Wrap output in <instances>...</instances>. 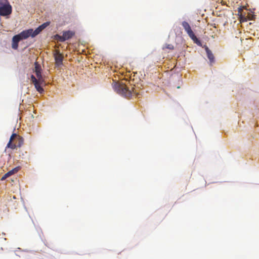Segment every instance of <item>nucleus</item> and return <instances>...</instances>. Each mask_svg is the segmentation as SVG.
I'll return each instance as SVG.
<instances>
[{
    "label": "nucleus",
    "mask_w": 259,
    "mask_h": 259,
    "mask_svg": "<svg viewBox=\"0 0 259 259\" xmlns=\"http://www.w3.org/2000/svg\"><path fill=\"white\" fill-rule=\"evenodd\" d=\"M112 87L117 94L125 98H130L132 96L139 97V94L131 85L128 86L122 82H114L112 83Z\"/></svg>",
    "instance_id": "obj_1"
},
{
    "label": "nucleus",
    "mask_w": 259,
    "mask_h": 259,
    "mask_svg": "<svg viewBox=\"0 0 259 259\" xmlns=\"http://www.w3.org/2000/svg\"><path fill=\"white\" fill-rule=\"evenodd\" d=\"M23 143V138L20 136L14 133L11 135L6 148L14 149L17 148L21 147Z\"/></svg>",
    "instance_id": "obj_2"
},
{
    "label": "nucleus",
    "mask_w": 259,
    "mask_h": 259,
    "mask_svg": "<svg viewBox=\"0 0 259 259\" xmlns=\"http://www.w3.org/2000/svg\"><path fill=\"white\" fill-rule=\"evenodd\" d=\"M12 7L8 0H0V15L6 16L11 14Z\"/></svg>",
    "instance_id": "obj_3"
},
{
    "label": "nucleus",
    "mask_w": 259,
    "mask_h": 259,
    "mask_svg": "<svg viewBox=\"0 0 259 259\" xmlns=\"http://www.w3.org/2000/svg\"><path fill=\"white\" fill-rule=\"evenodd\" d=\"M182 25L184 29L189 35V36L193 40V41L198 45V46H201V43L200 40L195 36L193 31L192 30L189 24L186 21H183L182 23Z\"/></svg>",
    "instance_id": "obj_4"
},
{
    "label": "nucleus",
    "mask_w": 259,
    "mask_h": 259,
    "mask_svg": "<svg viewBox=\"0 0 259 259\" xmlns=\"http://www.w3.org/2000/svg\"><path fill=\"white\" fill-rule=\"evenodd\" d=\"M35 30H33V29H29L27 30H23L21 32L18 34L21 39H25L31 36L32 37H34L37 35L35 33Z\"/></svg>",
    "instance_id": "obj_5"
},
{
    "label": "nucleus",
    "mask_w": 259,
    "mask_h": 259,
    "mask_svg": "<svg viewBox=\"0 0 259 259\" xmlns=\"http://www.w3.org/2000/svg\"><path fill=\"white\" fill-rule=\"evenodd\" d=\"M54 56L56 66H59L62 65L64 58L63 55L59 51L56 50L54 54Z\"/></svg>",
    "instance_id": "obj_6"
},
{
    "label": "nucleus",
    "mask_w": 259,
    "mask_h": 259,
    "mask_svg": "<svg viewBox=\"0 0 259 259\" xmlns=\"http://www.w3.org/2000/svg\"><path fill=\"white\" fill-rule=\"evenodd\" d=\"M31 80L34 84L36 90L40 94L42 93L44 91L43 88L40 85H37V79L33 75H31Z\"/></svg>",
    "instance_id": "obj_7"
},
{
    "label": "nucleus",
    "mask_w": 259,
    "mask_h": 259,
    "mask_svg": "<svg viewBox=\"0 0 259 259\" xmlns=\"http://www.w3.org/2000/svg\"><path fill=\"white\" fill-rule=\"evenodd\" d=\"M22 40L18 34L15 35L13 37L12 48L14 50H17L18 48V43Z\"/></svg>",
    "instance_id": "obj_8"
},
{
    "label": "nucleus",
    "mask_w": 259,
    "mask_h": 259,
    "mask_svg": "<svg viewBox=\"0 0 259 259\" xmlns=\"http://www.w3.org/2000/svg\"><path fill=\"white\" fill-rule=\"evenodd\" d=\"M75 34L74 32L68 30L66 31L63 32V35L64 39V41H66L67 40H68L70 38H71Z\"/></svg>",
    "instance_id": "obj_9"
},
{
    "label": "nucleus",
    "mask_w": 259,
    "mask_h": 259,
    "mask_svg": "<svg viewBox=\"0 0 259 259\" xmlns=\"http://www.w3.org/2000/svg\"><path fill=\"white\" fill-rule=\"evenodd\" d=\"M243 9L241 7H239L238 8V15L239 16V18L240 19V21L244 22L247 21V20H251V18L250 16H248L247 18H246L245 16H243L241 14V12L242 11Z\"/></svg>",
    "instance_id": "obj_10"
},
{
    "label": "nucleus",
    "mask_w": 259,
    "mask_h": 259,
    "mask_svg": "<svg viewBox=\"0 0 259 259\" xmlns=\"http://www.w3.org/2000/svg\"><path fill=\"white\" fill-rule=\"evenodd\" d=\"M49 22H46L43 23L39 27H38L35 30V34L38 35L43 29H44L46 27H47L49 25Z\"/></svg>",
    "instance_id": "obj_11"
},
{
    "label": "nucleus",
    "mask_w": 259,
    "mask_h": 259,
    "mask_svg": "<svg viewBox=\"0 0 259 259\" xmlns=\"http://www.w3.org/2000/svg\"><path fill=\"white\" fill-rule=\"evenodd\" d=\"M205 50L207 53V57L210 62L211 63H213L214 61V57L211 51L208 48H206Z\"/></svg>",
    "instance_id": "obj_12"
},
{
    "label": "nucleus",
    "mask_w": 259,
    "mask_h": 259,
    "mask_svg": "<svg viewBox=\"0 0 259 259\" xmlns=\"http://www.w3.org/2000/svg\"><path fill=\"white\" fill-rule=\"evenodd\" d=\"M41 66L37 62L35 63V72L36 76H39L41 75Z\"/></svg>",
    "instance_id": "obj_13"
},
{
    "label": "nucleus",
    "mask_w": 259,
    "mask_h": 259,
    "mask_svg": "<svg viewBox=\"0 0 259 259\" xmlns=\"http://www.w3.org/2000/svg\"><path fill=\"white\" fill-rule=\"evenodd\" d=\"M37 85H40L41 87V85H45L46 84L45 80L43 78L41 75L39 76H37Z\"/></svg>",
    "instance_id": "obj_14"
},
{
    "label": "nucleus",
    "mask_w": 259,
    "mask_h": 259,
    "mask_svg": "<svg viewBox=\"0 0 259 259\" xmlns=\"http://www.w3.org/2000/svg\"><path fill=\"white\" fill-rule=\"evenodd\" d=\"M54 37H55V39L57 40L58 41H61V42H64L65 41H64V37H63V35H62V36L59 35V34H56L54 36Z\"/></svg>",
    "instance_id": "obj_15"
},
{
    "label": "nucleus",
    "mask_w": 259,
    "mask_h": 259,
    "mask_svg": "<svg viewBox=\"0 0 259 259\" xmlns=\"http://www.w3.org/2000/svg\"><path fill=\"white\" fill-rule=\"evenodd\" d=\"M20 169L19 167H16L13 168V169L10 170L8 171V174H9L10 176L17 172Z\"/></svg>",
    "instance_id": "obj_16"
},
{
    "label": "nucleus",
    "mask_w": 259,
    "mask_h": 259,
    "mask_svg": "<svg viewBox=\"0 0 259 259\" xmlns=\"http://www.w3.org/2000/svg\"><path fill=\"white\" fill-rule=\"evenodd\" d=\"M164 49H169V50H173L174 49V47L173 45L171 44H166L165 45Z\"/></svg>",
    "instance_id": "obj_17"
},
{
    "label": "nucleus",
    "mask_w": 259,
    "mask_h": 259,
    "mask_svg": "<svg viewBox=\"0 0 259 259\" xmlns=\"http://www.w3.org/2000/svg\"><path fill=\"white\" fill-rule=\"evenodd\" d=\"M10 176V175L9 174H8V172L4 175V176L2 178V180H5V179L7 178L8 177H9Z\"/></svg>",
    "instance_id": "obj_18"
}]
</instances>
